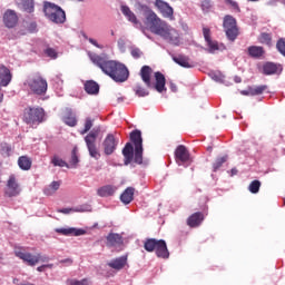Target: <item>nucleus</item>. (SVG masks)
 Listing matches in <instances>:
<instances>
[{"mask_svg": "<svg viewBox=\"0 0 285 285\" xmlns=\"http://www.w3.org/2000/svg\"><path fill=\"white\" fill-rule=\"evenodd\" d=\"M207 153H213V146L207 147Z\"/></svg>", "mask_w": 285, "mask_h": 285, "instance_id": "nucleus-58", "label": "nucleus"}, {"mask_svg": "<svg viewBox=\"0 0 285 285\" xmlns=\"http://www.w3.org/2000/svg\"><path fill=\"white\" fill-rule=\"evenodd\" d=\"M3 23L7 28H14L19 23V17L14 10H7L3 16Z\"/></svg>", "mask_w": 285, "mask_h": 285, "instance_id": "nucleus-18", "label": "nucleus"}, {"mask_svg": "<svg viewBox=\"0 0 285 285\" xmlns=\"http://www.w3.org/2000/svg\"><path fill=\"white\" fill-rule=\"evenodd\" d=\"M52 264H47V265H45V268H52Z\"/></svg>", "mask_w": 285, "mask_h": 285, "instance_id": "nucleus-59", "label": "nucleus"}, {"mask_svg": "<svg viewBox=\"0 0 285 285\" xmlns=\"http://www.w3.org/2000/svg\"><path fill=\"white\" fill-rule=\"evenodd\" d=\"M124 244V237L119 234L110 233L107 236V246L109 248H115V246H121Z\"/></svg>", "mask_w": 285, "mask_h": 285, "instance_id": "nucleus-24", "label": "nucleus"}, {"mask_svg": "<svg viewBox=\"0 0 285 285\" xmlns=\"http://www.w3.org/2000/svg\"><path fill=\"white\" fill-rule=\"evenodd\" d=\"M67 284L68 285H92V283L88 278H82L81 281H78V279H75V278L67 279Z\"/></svg>", "mask_w": 285, "mask_h": 285, "instance_id": "nucleus-42", "label": "nucleus"}, {"mask_svg": "<svg viewBox=\"0 0 285 285\" xmlns=\"http://www.w3.org/2000/svg\"><path fill=\"white\" fill-rule=\"evenodd\" d=\"M135 199V188L134 187H127L124 193L120 195V202L122 204H130Z\"/></svg>", "mask_w": 285, "mask_h": 285, "instance_id": "nucleus-26", "label": "nucleus"}, {"mask_svg": "<svg viewBox=\"0 0 285 285\" xmlns=\"http://www.w3.org/2000/svg\"><path fill=\"white\" fill-rule=\"evenodd\" d=\"M121 12H122V14H125V17L128 19V21L134 23V26H139V20L137 19V16L135 14V12H132L130 10V8L128 6H122Z\"/></svg>", "mask_w": 285, "mask_h": 285, "instance_id": "nucleus-29", "label": "nucleus"}, {"mask_svg": "<svg viewBox=\"0 0 285 285\" xmlns=\"http://www.w3.org/2000/svg\"><path fill=\"white\" fill-rule=\"evenodd\" d=\"M170 90L177 92V85H175V82H170Z\"/></svg>", "mask_w": 285, "mask_h": 285, "instance_id": "nucleus-55", "label": "nucleus"}, {"mask_svg": "<svg viewBox=\"0 0 285 285\" xmlns=\"http://www.w3.org/2000/svg\"><path fill=\"white\" fill-rule=\"evenodd\" d=\"M130 55L134 59H141V56L144 55V52L139 48H132L130 51Z\"/></svg>", "mask_w": 285, "mask_h": 285, "instance_id": "nucleus-48", "label": "nucleus"}, {"mask_svg": "<svg viewBox=\"0 0 285 285\" xmlns=\"http://www.w3.org/2000/svg\"><path fill=\"white\" fill-rule=\"evenodd\" d=\"M203 36L209 48V52H216V50H219L217 41L210 39V30L208 28H203Z\"/></svg>", "mask_w": 285, "mask_h": 285, "instance_id": "nucleus-22", "label": "nucleus"}, {"mask_svg": "<svg viewBox=\"0 0 285 285\" xmlns=\"http://www.w3.org/2000/svg\"><path fill=\"white\" fill-rule=\"evenodd\" d=\"M259 43H263L264 46H273V36L268 32H262L258 37Z\"/></svg>", "mask_w": 285, "mask_h": 285, "instance_id": "nucleus-35", "label": "nucleus"}, {"mask_svg": "<svg viewBox=\"0 0 285 285\" xmlns=\"http://www.w3.org/2000/svg\"><path fill=\"white\" fill-rule=\"evenodd\" d=\"M91 128H92V119L87 118L86 121H85V128L80 132V135H86V132H88Z\"/></svg>", "mask_w": 285, "mask_h": 285, "instance_id": "nucleus-49", "label": "nucleus"}, {"mask_svg": "<svg viewBox=\"0 0 285 285\" xmlns=\"http://www.w3.org/2000/svg\"><path fill=\"white\" fill-rule=\"evenodd\" d=\"M79 164V156H77V148H73L71 151V159L69 161V168H77Z\"/></svg>", "mask_w": 285, "mask_h": 285, "instance_id": "nucleus-41", "label": "nucleus"}, {"mask_svg": "<svg viewBox=\"0 0 285 285\" xmlns=\"http://www.w3.org/2000/svg\"><path fill=\"white\" fill-rule=\"evenodd\" d=\"M122 156L125 157V166L132 164H144V147H132V144L127 142L122 149Z\"/></svg>", "mask_w": 285, "mask_h": 285, "instance_id": "nucleus-7", "label": "nucleus"}, {"mask_svg": "<svg viewBox=\"0 0 285 285\" xmlns=\"http://www.w3.org/2000/svg\"><path fill=\"white\" fill-rule=\"evenodd\" d=\"M0 150L4 157H10V154L12 153V147L8 145V142H1Z\"/></svg>", "mask_w": 285, "mask_h": 285, "instance_id": "nucleus-43", "label": "nucleus"}, {"mask_svg": "<svg viewBox=\"0 0 285 285\" xmlns=\"http://www.w3.org/2000/svg\"><path fill=\"white\" fill-rule=\"evenodd\" d=\"M22 121L29 128H38L46 121V111L41 107H27L22 114Z\"/></svg>", "mask_w": 285, "mask_h": 285, "instance_id": "nucleus-3", "label": "nucleus"}, {"mask_svg": "<svg viewBox=\"0 0 285 285\" xmlns=\"http://www.w3.org/2000/svg\"><path fill=\"white\" fill-rule=\"evenodd\" d=\"M130 141H132L135 148H144V139L141 138V131L140 130L131 131Z\"/></svg>", "mask_w": 285, "mask_h": 285, "instance_id": "nucleus-28", "label": "nucleus"}, {"mask_svg": "<svg viewBox=\"0 0 285 285\" xmlns=\"http://www.w3.org/2000/svg\"><path fill=\"white\" fill-rule=\"evenodd\" d=\"M85 90L88 95H99V83L95 82V80H88L85 83Z\"/></svg>", "mask_w": 285, "mask_h": 285, "instance_id": "nucleus-31", "label": "nucleus"}, {"mask_svg": "<svg viewBox=\"0 0 285 285\" xmlns=\"http://www.w3.org/2000/svg\"><path fill=\"white\" fill-rule=\"evenodd\" d=\"M144 248L147 253H156V256L161 259L170 257V252H168V246L164 239L147 238L144 243Z\"/></svg>", "mask_w": 285, "mask_h": 285, "instance_id": "nucleus-6", "label": "nucleus"}, {"mask_svg": "<svg viewBox=\"0 0 285 285\" xmlns=\"http://www.w3.org/2000/svg\"><path fill=\"white\" fill-rule=\"evenodd\" d=\"M77 209H72V208H62V209H58V213H62V215H69V213H77Z\"/></svg>", "mask_w": 285, "mask_h": 285, "instance_id": "nucleus-53", "label": "nucleus"}, {"mask_svg": "<svg viewBox=\"0 0 285 285\" xmlns=\"http://www.w3.org/2000/svg\"><path fill=\"white\" fill-rule=\"evenodd\" d=\"M139 75L145 86L148 88H154V90L157 92H166V76H164L161 71H156L154 73L156 82H153V69L150 66H142Z\"/></svg>", "mask_w": 285, "mask_h": 285, "instance_id": "nucleus-2", "label": "nucleus"}, {"mask_svg": "<svg viewBox=\"0 0 285 285\" xmlns=\"http://www.w3.org/2000/svg\"><path fill=\"white\" fill-rule=\"evenodd\" d=\"M154 6L164 19H169V21L175 20V9H173L168 2L164 0H155Z\"/></svg>", "mask_w": 285, "mask_h": 285, "instance_id": "nucleus-13", "label": "nucleus"}, {"mask_svg": "<svg viewBox=\"0 0 285 285\" xmlns=\"http://www.w3.org/2000/svg\"><path fill=\"white\" fill-rule=\"evenodd\" d=\"M21 7L24 12L32 14L35 12V0H21Z\"/></svg>", "mask_w": 285, "mask_h": 285, "instance_id": "nucleus-36", "label": "nucleus"}, {"mask_svg": "<svg viewBox=\"0 0 285 285\" xmlns=\"http://www.w3.org/2000/svg\"><path fill=\"white\" fill-rule=\"evenodd\" d=\"M45 55H47V57H50L51 59H57V50H55L53 48H47L45 50Z\"/></svg>", "mask_w": 285, "mask_h": 285, "instance_id": "nucleus-50", "label": "nucleus"}, {"mask_svg": "<svg viewBox=\"0 0 285 285\" xmlns=\"http://www.w3.org/2000/svg\"><path fill=\"white\" fill-rule=\"evenodd\" d=\"M99 137V129L91 130L86 137L85 142L89 150L90 157L94 159H99L101 154H99V149H97V138Z\"/></svg>", "mask_w": 285, "mask_h": 285, "instance_id": "nucleus-12", "label": "nucleus"}, {"mask_svg": "<svg viewBox=\"0 0 285 285\" xmlns=\"http://www.w3.org/2000/svg\"><path fill=\"white\" fill-rule=\"evenodd\" d=\"M56 233H58V235H65L66 237H81V235H86V230L85 229H77L75 227H70V228H56Z\"/></svg>", "mask_w": 285, "mask_h": 285, "instance_id": "nucleus-21", "label": "nucleus"}, {"mask_svg": "<svg viewBox=\"0 0 285 285\" xmlns=\"http://www.w3.org/2000/svg\"><path fill=\"white\" fill-rule=\"evenodd\" d=\"M225 3L232 6V8L237 12H240L239 4L235 0H225Z\"/></svg>", "mask_w": 285, "mask_h": 285, "instance_id": "nucleus-51", "label": "nucleus"}, {"mask_svg": "<svg viewBox=\"0 0 285 285\" xmlns=\"http://www.w3.org/2000/svg\"><path fill=\"white\" fill-rule=\"evenodd\" d=\"M223 30L228 41H235L239 37V27L237 26V19L230 14H226L223 18Z\"/></svg>", "mask_w": 285, "mask_h": 285, "instance_id": "nucleus-9", "label": "nucleus"}, {"mask_svg": "<svg viewBox=\"0 0 285 285\" xmlns=\"http://www.w3.org/2000/svg\"><path fill=\"white\" fill-rule=\"evenodd\" d=\"M142 10L145 17L144 24L150 30V32H153V35H158L164 28L166 21L159 18V16H157V13L148 6H142Z\"/></svg>", "mask_w": 285, "mask_h": 285, "instance_id": "nucleus-4", "label": "nucleus"}, {"mask_svg": "<svg viewBox=\"0 0 285 285\" xmlns=\"http://www.w3.org/2000/svg\"><path fill=\"white\" fill-rule=\"evenodd\" d=\"M16 257L22 259L28 266H37L39 262H50L48 256H41V254L32 255L23 250V247H18L14 249Z\"/></svg>", "mask_w": 285, "mask_h": 285, "instance_id": "nucleus-10", "label": "nucleus"}, {"mask_svg": "<svg viewBox=\"0 0 285 285\" xmlns=\"http://www.w3.org/2000/svg\"><path fill=\"white\" fill-rule=\"evenodd\" d=\"M173 61H175V63L178 66H181V68H195V62L190 61L188 56L179 55L173 57Z\"/></svg>", "mask_w": 285, "mask_h": 285, "instance_id": "nucleus-23", "label": "nucleus"}, {"mask_svg": "<svg viewBox=\"0 0 285 285\" xmlns=\"http://www.w3.org/2000/svg\"><path fill=\"white\" fill-rule=\"evenodd\" d=\"M89 59L95 66L100 68V70H102V72L110 77L114 81L118 83H124V81H128L130 72L124 63L108 60V57L99 56L92 52H89Z\"/></svg>", "mask_w": 285, "mask_h": 285, "instance_id": "nucleus-1", "label": "nucleus"}, {"mask_svg": "<svg viewBox=\"0 0 285 285\" xmlns=\"http://www.w3.org/2000/svg\"><path fill=\"white\" fill-rule=\"evenodd\" d=\"M24 86L29 88L32 95H38V97L48 92V80H46L41 73L29 76L24 81Z\"/></svg>", "mask_w": 285, "mask_h": 285, "instance_id": "nucleus-5", "label": "nucleus"}, {"mask_svg": "<svg viewBox=\"0 0 285 285\" xmlns=\"http://www.w3.org/2000/svg\"><path fill=\"white\" fill-rule=\"evenodd\" d=\"M85 39H87L89 43H91V46H95V48H99L100 50L104 48V46L97 43V40L92 38H88L87 36H85Z\"/></svg>", "mask_w": 285, "mask_h": 285, "instance_id": "nucleus-52", "label": "nucleus"}, {"mask_svg": "<svg viewBox=\"0 0 285 285\" xmlns=\"http://www.w3.org/2000/svg\"><path fill=\"white\" fill-rule=\"evenodd\" d=\"M175 159L178 164L179 161H181V164H186V161L190 159V153H188V149L186 148V146L180 145L176 148Z\"/></svg>", "mask_w": 285, "mask_h": 285, "instance_id": "nucleus-19", "label": "nucleus"}, {"mask_svg": "<svg viewBox=\"0 0 285 285\" xmlns=\"http://www.w3.org/2000/svg\"><path fill=\"white\" fill-rule=\"evenodd\" d=\"M158 37H161L165 39V41H168V43H173L174 46H179L180 37H179V31L177 29L170 27L167 22L160 31L157 33Z\"/></svg>", "mask_w": 285, "mask_h": 285, "instance_id": "nucleus-11", "label": "nucleus"}, {"mask_svg": "<svg viewBox=\"0 0 285 285\" xmlns=\"http://www.w3.org/2000/svg\"><path fill=\"white\" fill-rule=\"evenodd\" d=\"M203 222H204V213L196 212L187 218V226H189V228H197L202 226Z\"/></svg>", "mask_w": 285, "mask_h": 285, "instance_id": "nucleus-20", "label": "nucleus"}, {"mask_svg": "<svg viewBox=\"0 0 285 285\" xmlns=\"http://www.w3.org/2000/svg\"><path fill=\"white\" fill-rule=\"evenodd\" d=\"M276 49L285 57V38H279L276 42Z\"/></svg>", "mask_w": 285, "mask_h": 285, "instance_id": "nucleus-46", "label": "nucleus"}, {"mask_svg": "<svg viewBox=\"0 0 285 285\" xmlns=\"http://www.w3.org/2000/svg\"><path fill=\"white\" fill-rule=\"evenodd\" d=\"M18 166L21 170H30L32 168V159L28 156H20L18 158Z\"/></svg>", "mask_w": 285, "mask_h": 285, "instance_id": "nucleus-30", "label": "nucleus"}, {"mask_svg": "<svg viewBox=\"0 0 285 285\" xmlns=\"http://www.w3.org/2000/svg\"><path fill=\"white\" fill-rule=\"evenodd\" d=\"M107 266H109V268H112L114 271H124V268L128 266V255H122L120 257L111 259L109 263H107Z\"/></svg>", "mask_w": 285, "mask_h": 285, "instance_id": "nucleus-16", "label": "nucleus"}, {"mask_svg": "<svg viewBox=\"0 0 285 285\" xmlns=\"http://www.w3.org/2000/svg\"><path fill=\"white\" fill-rule=\"evenodd\" d=\"M38 273H43L46 271V266L41 265L39 267H37Z\"/></svg>", "mask_w": 285, "mask_h": 285, "instance_id": "nucleus-56", "label": "nucleus"}, {"mask_svg": "<svg viewBox=\"0 0 285 285\" xmlns=\"http://www.w3.org/2000/svg\"><path fill=\"white\" fill-rule=\"evenodd\" d=\"M134 91L137 95V97H148V95H150V92H148V90H146V88L141 87V85H137L134 88Z\"/></svg>", "mask_w": 285, "mask_h": 285, "instance_id": "nucleus-45", "label": "nucleus"}, {"mask_svg": "<svg viewBox=\"0 0 285 285\" xmlns=\"http://www.w3.org/2000/svg\"><path fill=\"white\" fill-rule=\"evenodd\" d=\"M247 52L249 57H252L253 59H259L261 57H264V55L266 53V51L264 50V47H259V46L248 47Z\"/></svg>", "mask_w": 285, "mask_h": 285, "instance_id": "nucleus-27", "label": "nucleus"}, {"mask_svg": "<svg viewBox=\"0 0 285 285\" xmlns=\"http://www.w3.org/2000/svg\"><path fill=\"white\" fill-rule=\"evenodd\" d=\"M226 161H228V156H223L220 158H217L213 165L214 170L215 171L219 170V168H222V166H224V164H226Z\"/></svg>", "mask_w": 285, "mask_h": 285, "instance_id": "nucleus-44", "label": "nucleus"}, {"mask_svg": "<svg viewBox=\"0 0 285 285\" xmlns=\"http://www.w3.org/2000/svg\"><path fill=\"white\" fill-rule=\"evenodd\" d=\"M259 188H262V183L259 180H253L248 186V190L253 195H257V193H259Z\"/></svg>", "mask_w": 285, "mask_h": 285, "instance_id": "nucleus-39", "label": "nucleus"}, {"mask_svg": "<svg viewBox=\"0 0 285 285\" xmlns=\"http://www.w3.org/2000/svg\"><path fill=\"white\" fill-rule=\"evenodd\" d=\"M59 264H68L69 266H71V264H72V258L61 259V261H59Z\"/></svg>", "mask_w": 285, "mask_h": 285, "instance_id": "nucleus-54", "label": "nucleus"}, {"mask_svg": "<svg viewBox=\"0 0 285 285\" xmlns=\"http://www.w3.org/2000/svg\"><path fill=\"white\" fill-rule=\"evenodd\" d=\"M0 104H3V94H0Z\"/></svg>", "mask_w": 285, "mask_h": 285, "instance_id": "nucleus-60", "label": "nucleus"}, {"mask_svg": "<svg viewBox=\"0 0 285 285\" xmlns=\"http://www.w3.org/2000/svg\"><path fill=\"white\" fill-rule=\"evenodd\" d=\"M63 121L67 126L73 128V126H77V116L72 112V110H68L63 117Z\"/></svg>", "mask_w": 285, "mask_h": 285, "instance_id": "nucleus-34", "label": "nucleus"}, {"mask_svg": "<svg viewBox=\"0 0 285 285\" xmlns=\"http://www.w3.org/2000/svg\"><path fill=\"white\" fill-rule=\"evenodd\" d=\"M7 197H18L21 195V185H19V180H17V176L10 175L7 180V188L4 191Z\"/></svg>", "mask_w": 285, "mask_h": 285, "instance_id": "nucleus-14", "label": "nucleus"}, {"mask_svg": "<svg viewBox=\"0 0 285 285\" xmlns=\"http://www.w3.org/2000/svg\"><path fill=\"white\" fill-rule=\"evenodd\" d=\"M43 12L47 19L53 23H65L66 21V11L55 3L46 1L43 3Z\"/></svg>", "mask_w": 285, "mask_h": 285, "instance_id": "nucleus-8", "label": "nucleus"}, {"mask_svg": "<svg viewBox=\"0 0 285 285\" xmlns=\"http://www.w3.org/2000/svg\"><path fill=\"white\" fill-rule=\"evenodd\" d=\"M117 101L118 104H121V101H124V98H118Z\"/></svg>", "mask_w": 285, "mask_h": 285, "instance_id": "nucleus-62", "label": "nucleus"}, {"mask_svg": "<svg viewBox=\"0 0 285 285\" xmlns=\"http://www.w3.org/2000/svg\"><path fill=\"white\" fill-rule=\"evenodd\" d=\"M230 176L232 177H235V175H237V173H238V170H237V168H233L232 170H230Z\"/></svg>", "mask_w": 285, "mask_h": 285, "instance_id": "nucleus-57", "label": "nucleus"}, {"mask_svg": "<svg viewBox=\"0 0 285 285\" xmlns=\"http://www.w3.org/2000/svg\"><path fill=\"white\" fill-rule=\"evenodd\" d=\"M111 37H115V31L114 30H111Z\"/></svg>", "mask_w": 285, "mask_h": 285, "instance_id": "nucleus-63", "label": "nucleus"}, {"mask_svg": "<svg viewBox=\"0 0 285 285\" xmlns=\"http://www.w3.org/2000/svg\"><path fill=\"white\" fill-rule=\"evenodd\" d=\"M248 1H253V2H255V1H259V0H248Z\"/></svg>", "mask_w": 285, "mask_h": 285, "instance_id": "nucleus-64", "label": "nucleus"}, {"mask_svg": "<svg viewBox=\"0 0 285 285\" xmlns=\"http://www.w3.org/2000/svg\"><path fill=\"white\" fill-rule=\"evenodd\" d=\"M60 187L61 181L53 180L47 188L43 189V193L50 197L51 195H55V193H57Z\"/></svg>", "mask_w": 285, "mask_h": 285, "instance_id": "nucleus-33", "label": "nucleus"}, {"mask_svg": "<svg viewBox=\"0 0 285 285\" xmlns=\"http://www.w3.org/2000/svg\"><path fill=\"white\" fill-rule=\"evenodd\" d=\"M279 68L277 67V65L273 63V62H267L263 66V72L264 75H276L277 70Z\"/></svg>", "mask_w": 285, "mask_h": 285, "instance_id": "nucleus-37", "label": "nucleus"}, {"mask_svg": "<svg viewBox=\"0 0 285 285\" xmlns=\"http://www.w3.org/2000/svg\"><path fill=\"white\" fill-rule=\"evenodd\" d=\"M24 35H36V32H39V24H37V21H26L24 22Z\"/></svg>", "mask_w": 285, "mask_h": 285, "instance_id": "nucleus-32", "label": "nucleus"}, {"mask_svg": "<svg viewBox=\"0 0 285 285\" xmlns=\"http://www.w3.org/2000/svg\"><path fill=\"white\" fill-rule=\"evenodd\" d=\"M212 8H213V2H210V0H204L202 2V10H203V12H210Z\"/></svg>", "mask_w": 285, "mask_h": 285, "instance_id": "nucleus-47", "label": "nucleus"}, {"mask_svg": "<svg viewBox=\"0 0 285 285\" xmlns=\"http://www.w3.org/2000/svg\"><path fill=\"white\" fill-rule=\"evenodd\" d=\"M250 89H248L247 91H243V95H250Z\"/></svg>", "mask_w": 285, "mask_h": 285, "instance_id": "nucleus-61", "label": "nucleus"}, {"mask_svg": "<svg viewBox=\"0 0 285 285\" xmlns=\"http://www.w3.org/2000/svg\"><path fill=\"white\" fill-rule=\"evenodd\" d=\"M11 81H12V72H10V69H8V67L1 65L0 66V90H1V86L3 88H7V86H10Z\"/></svg>", "mask_w": 285, "mask_h": 285, "instance_id": "nucleus-17", "label": "nucleus"}, {"mask_svg": "<svg viewBox=\"0 0 285 285\" xmlns=\"http://www.w3.org/2000/svg\"><path fill=\"white\" fill-rule=\"evenodd\" d=\"M117 146H119V140L115 138V135L108 134L102 142L105 155H112L117 150Z\"/></svg>", "mask_w": 285, "mask_h": 285, "instance_id": "nucleus-15", "label": "nucleus"}, {"mask_svg": "<svg viewBox=\"0 0 285 285\" xmlns=\"http://www.w3.org/2000/svg\"><path fill=\"white\" fill-rule=\"evenodd\" d=\"M117 193V187L112 185H105L97 189L98 197H112Z\"/></svg>", "mask_w": 285, "mask_h": 285, "instance_id": "nucleus-25", "label": "nucleus"}, {"mask_svg": "<svg viewBox=\"0 0 285 285\" xmlns=\"http://www.w3.org/2000/svg\"><path fill=\"white\" fill-rule=\"evenodd\" d=\"M51 164L53 166H59L60 168H70V165H68V163H66L63 159L59 158V156H53Z\"/></svg>", "mask_w": 285, "mask_h": 285, "instance_id": "nucleus-40", "label": "nucleus"}, {"mask_svg": "<svg viewBox=\"0 0 285 285\" xmlns=\"http://www.w3.org/2000/svg\"><path fill=\"white\" fill-rule=\"evenodd\" d=\"M265 90H268V86L262 85L254 88H249V94L252 97H255L257 95H264Z\"/></svg>", "mask_w": 285, "mask_h": 285, "instance_id": "nucleus-38", "label": "nucleus"}]
</instances>
